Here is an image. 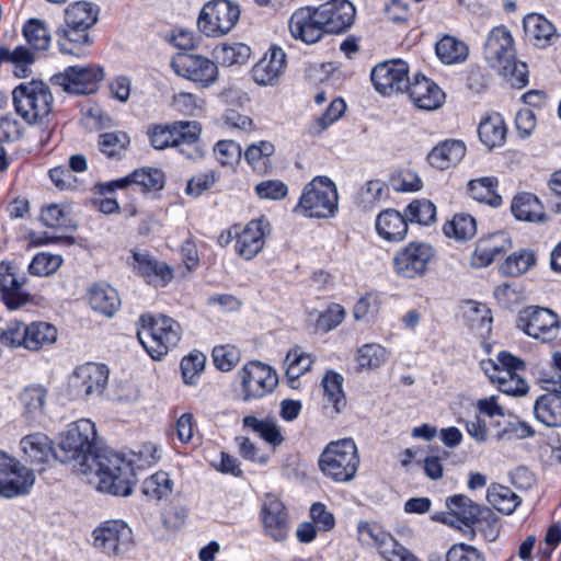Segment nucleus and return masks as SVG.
<instances>
[{
  "instance_id": "a878e982",
  "label": "nucleus",
  "mask_w": 561,
  "mask_h": 561,
  "mask_svg": "<svg viewBox=\"0 0 561 561\" xmlns=\"http://www.w3.org/2000/svg\"><path fill=\"white\" fill-rule=\"evenodd\" d=\"M270 232L271 227L265 219L251 220L240 232L236 231V252L245 260L253 259L264 248Z\"/></svg>"
},
{
  "instance_id": "774afa93",
  "label": "nucleus",
  "mask_w": 561,
  "mask_h": 561,
  "mask_svg": "<svg viewBox=\"0 0 561 561\" xmlns=\"http://www.w3.org/2000/svg\"><path fill=\"white\" fill-rule=\"evenodd\" d=\"M446 561H484V558L474 547L457 543L448 550Z\"/></svg>"
},
{
  "instance_id": "c756f323",
  "label": "nucleus",
  "mask_w": 561,
  "mask_h": 561,
  "mask_svg": "<svg viewBox=\"0 0 561 561\" xmlns=\"http://www.w3.org/2000/svg\"><path fill=\"white\" fill-rule=\"evenodd\" d=\"M466 153L460 140L449 139L436 145L427 154L428 163L437 170H447L457 164Z\"/></svg>"
},
{
  "instance_id": "2eb2a0df",
  "label": "nucleus",
  "mask_w": 561,
  "mask_h": 561,
  "mask_svg": "<svg viewBox=\"0 0 561 561\" xmlns=\"http://www.w3.org/2000/svg\"><path fill=\"white\" fill-rule=\"evenodd\" d=\"M517 327L534 339L550 342L558 335L559 319L550 309L527 307L519 312Z\"/></svg>"
},
{
  "instance_id": "5701e85b",
  "label": "nucleus",
  "mask_w": 561,
  "mask_h": 561,
  "mask_svg": "<svg viewBox=\"0 0 561 561\" xmlns=\"http://www.w3.org/2000/svg\"><path fill=\"white\" fill-rule=\"evenodd\" d=\"M263 530L276 542L284 541L289 533V517L284 503L273 494H266L260 511Z\"/></svg>"
},
{
  "instance_id": "6e6552de",
  "label": "nucleus",
  "mask_w": 561,
  "mask_h": 561,
  "mask_svg": "<svg viewBox=\"0 0 561 561\" xmlns=\"http://www.w3.org/2000/svg\"><path fill=\"white\" fill-rule=\"evenodd\" d=\"M337 201L335 184L327 176H317L305 186L296 210L307 217L328 218L335 214Z\"/></svg>"
},
{
  "instance_id": "c85d7f7f",
  "label": "nucleus",
  "mask_w": 561,
  "mask_h": 561,
  "mask_svg": "<svg viewBox=\"0 0 561 561\" xmlns=\"http://www.w3.org/2000/svg\"><path fill=\"white\" fill-rule=\"evenodd\" d=\"M481 368L491 382L501 385L502 379L507 380L525 370V363L508 352H500L495 359L481 362Z\"/></svg>"
},
{
  "instance_id": "f704fd0d",
  "label": "nucleus",
  "mask_w": 561,
  "mask_h": 561,
  "mask_svg": "<svg viewBox=\"0 0 561 561\" xmlns=\"http://www.w3.org/2000/svg\"><path fill=\"white\" fill-rule=\"evenodd\" d=\"M507 128L500 114H493L481 121L478 134L480 140L489 148L501 147L506 139Z\"/></svg>"
},
{
  "instance_id": "cd10ccee",
  "label": "nucleus",
  "mask_w": 561,
  "mask_h": 561,
  "mask_svg": "<svg viewBox=\"0 0 561 561\" xmlns=\"http://www.w3.org/2000/svg\"><path fill=\"white\" fill-rule=\"evenodd\" d=\"M286 54L279 47H273L252 68L251 75L259 85H276L284 73Z\"/></svg>"
},
{
  "instance_id": "473e14b6",
  "label": "nucleus",
  "mask_w": 561,
  "mask_h": 561,
  "mask_svg": "<svg viewBox=\"0 0 561 561\" xmlns=\"http://www.w3.org/2000/svg\"><path fill=\"white\" fill-rule=\"evenodd\" d=\"M91 307L101 313L112 317L121 305L117 291L107 284H94L89 290Z\"/></svg>"
},
{
  "instance_id": "6ab92c4d",
  "label": "nucleus",
  "mask_w": 561,
  "mask_h": 561,
  "mask_svg": "<svg viewBox=\"0 0 561 561\" xmlns=\"http://www.w3.org/2000/svg\"><path fill=\"white\" fill-rule=\"evenodd\" d=\"M239 374L245 401L271 393L278 383L276 371L261 362H249Z\"/></svg>"
},
{
  "instance_id": "49530a36",
  "label": "nucleus",
  "mask_w": 561,
  "mask_h": 561,
  "mask_svg": "<svg viewBox=\"0 0 561 561\" xmlns=\"http://www.w3.org/2000/svg\"><path fill=\"white\" fill-rule=\"evenodd\" d=\"M437 57L451 65L463 61L468 56L467 45L453 36H444L435 46Z\"/></svg>"
},
{
  "instance_id": "864d4df0",
  "label": "nucleus",
  "mask_w": 561,
  "mask_h": 561,
  "mask_svg": "<svg viewBox=\"0 0 561 561\" xmlns=\"http://www.w3.org/2000/svg\"><path fill=\"white\" fill-rule=\"evenodd\" d=\"M536 262L535 253L520 250L511 254L501 265V272L507 276H518L526 273Z\"/></svg>"
},
{
  "instance_id": "ea45409f",
  "label": "nucleus",
  "mask_w": 561,
  "mask_h": 561,
  "mask_svg": "<svg viewBox=\"0 0 561 561\" xmlns=\"http://www.w3.org/2000/svg\"><path fill=\"white\" fill-rule=\"evenodd\" d=\"M525 32L537 41L538 46L551 44V38L556 35L553 24L540 14H528L524 19Z\"/></svg>"
},
{
  "instance_id": "c03bdc74",
  "label": "nucleus",
  "mask_w": 561,
  "mask_h": 561,
  "mask_svg": "<svg viewBox=\"0 0 561 561\" xmlns=\"http://www.w3.org/2000/svg\"><path fill=\"white\" fill-rule=\"evenodd\" d=\"M444 233L446 237L455 238L458 241L469 240L477 233L476 219L469 214H456L454 218L444 226Z\"/></svg>"
},
{
  "instance_id": "680f3d73",
  "label": "nucleus",
  "mask_w": 561,
  "mask_h": 561,
  "mask_svg": "<svg viewBox=\"0 0 561 561\" xmlns=\"http://www.w3.org/2000/svg\"><path fill=\"white\" fill-rule=\"evenodd\" d=\"M214 153L222 167H232L241 158V147L233 140H219L214 147Z\"/></svg>"
},
{
  "instance_id": "2f4dec72",
  "label": "nucleus",
  "mask_w": 561,
  "mask_h": 561,
  "mask_svg": "<svg viewBox=\"0 0 561 561\" xmlns=\"http://www.w3.org/2000/svg\"><path fill=\"white\" fill-rule=\"evenodd\" d=\"M133 256L138 272L149 284L165 285L172 279L171 268L167 264L154 260L148 253L134 251Z\"/></svg>"
},
{
  "instance_id": "6e6d98bb",
  "label": "nucleus",
  "mask_w": 561,
  "mask_h": 561,
  "mask_svg": "<svg viewBox=\"0 0 561 561\" xmlns=\"http://www.w3.org/2000/svg\"><path fill=\"white\" fill-rule=\"evenodd\" d=\"M23 35L34 49L46 50L49 47L50 35L41 20H28L23 27Z\"/></svg>"
},
{
  "instance_id": "603ef678",
  "label": "nucleus",
  "mask_w": 561,
  "mask_h": 561,
  "mask_svg": "<svg viewBox=\"0 0 561 561\" xmlns=\"http://www.w3.org/2000/svg\"><path fill=\"white\" fill-rule=\"evenodd\" d=\"M172 485L169 474L159 471L142 482V493L149 499L160 501L171 494Z\"/></svg>"
},
{
  "instance_id": "a211bd4d",
  "label": "nucleus",
  "mask_w": 561,
  "mask_h": 561,
  "mask_svg": "<svg viewBox=\"0 0 561 561\" xmlns=\"http://www.w3.org/2000/svg\"><path fill=\"white\" fill-rule=\"evenodd\" d=\"M370 79L375 89L383 95L405 92L410 82L409 66L401 59L380 62L373 68Z\"/></svg>"
},
{
  "instance_id": "f3484780",
  "label": "nucleus",
  "mask_w": 561,
  "mask_h": 561,
  "mask_svg": "<svg viewBox=\"0 0 561 561\" xmlns=\"http://www.w3.org/2000/svg\"><path fill=\"white\" fill-rule=\"evenodd\" d=\"M93 545L107 556H118L129 549L133 533L123 520H106L96 527L93 533Z\"/></svg>"
},
{
  "instance_id": "9d476101",
  "label": "nucleus",
  "mask_w": 561,
  "mask_h": 561,
  "mask_svg": "<svg viewBox=\"0 0 561 561\" xmlns=\"http://www.w3.org/2000/svg\"><path fill=\"white\" fill-rule=\"evenodd\" d=\"M240 16V9L229 0H214L203 7L197 25L206 36L229 33Z\"/></svg>"
},
{
  "instance_id": "4be33fe9",
  "label": "nucleus",
  "mask_w": 561,
  "mask_h": 561,
  "mask_svg": "<svg viewBox=\"0 0 561 561\" xmlns=\"http://www.w3.org/2000/svg\"><path fill=\"white\" fill-rule=\"evenodd\" d=\"M316 8L327 34L344 33L355 21L356 10L348 0H330Z\"/></svg>"
},
{
  "instance_id": "423d86ee",
  "label": "nucleus",
  "mask_w": 561,
  "mask_h": 561,
  "mask_svg": "<svg viewBox=\"0 0 561 561\" xmlns=\"http://www.w3.org/2000/svg\"><path fill=\"white\" fill-rule=\"evenodd\" d=\"M199 135L201 126L197 122H174L170 125H156L148 129V136L154 149L179 148L181 153L191 159L198 154L194 145L198 141Z\"/></svg>"
},
{
  "instance_id": "13d9d810",
  "label": "nucleus",
  "mask_w": 561,
  "mask_h": 561,
  "mask_svg": "<svg viewBox=\"0 0 561 561\" xmlns=\"http://www.w3.org/2000/svg\"><path fill=\"white\" fill-rule=\"evenodd\" d=\"M61 263L62 259L60 255L41 252L28 264V271L35 276H48L55 273Z\"/></svg>"
},
{
  "instance_id": "412c9836",
  "label": "nucleus",
  "mask_w": 561,
  "mask_h": 561,
  "mask_svg": "<svg viewBox=\"0 0 561 561\" xmlns=\"http://www.w3.org/2000/svg\"><path fill=\"white\" fill-rule=\"evenodd\" d=\"M173 70L191 81L207 88L218 79V68L210 59L192 54H180L171 64Z\"/></svg>"
},
{
  "instance_id": "7ed1b4c3",
  "label": "nucleus",
  "mask_w": 561,
  "mask_h": 561,
  "mask_svg": "<svg viewBox=\"0 0 561 561\" xmlns=\"http://www.w3.org/2000/svg\"><path fill=\"white\" fill-rule=\"evenodd\" d=\"M96 447V430L93 422L81 419L71 423L60 436L54 457L62 463L71 466L76 474L89 472V460Z\"/></svg>"
},
{
  "instance_id": "39448f33",
  "label": "nucleus",
  "mask_w": 561,
  "mask_h": 561,
  "mask_svg": "<svg viewBox=\"0 0 561 561\" xmlns=\"http://www.w3.org/2000/svg\"><path fill=\"white\" fill-rule=\"evenodd\" d=\"M318 463L321 472L332 481H352L359 467L356 444L351 438L329 443L321 453Z\"/></svg>"
},
{
  "instance_id": "f257e3e1",
  "label": "nucleus",
  "mask_w": 561,
  "mask_h": 561,
  "mask_svg": "<svg viewBox=\"0 0 561 561\" xmlns=\"http://www.w3.org/2000/svg\"><path fill=\"white\" fill-rule=\"evenodd\" d=\"M89 467V472L80 476L99 491L121 496L131 494L137 479L131 462L122 454L108 447L95 449Z\"/></svg>"
},
{
  "instance_id": "f03ea898",
  "label": "nucleus",
  "mask_w": 561,
  "mask_h": 561,
  "mask_svg": "<svg viewBox=\"0 0 561 561\" xmlns=\"http://www.w3.org/2000/svg\"><path fill=\"white\" fill-rule=\"evenodd\" d=\"M485 62L507 79L514 88L528 84V69L525 62L516 59L514 39L505 26L493 27L483 48Z\"/></svg>"
},
{
  "instance_id": "8fccbe9b",
  "label": "nucleus",
  "mask_w": 561,
  "mask_h": 561,
  "mask_svg": "<svg viewBox=\"0 0 561 561\" xmlns=\"http://www.w3.org/2000/svg\"><path fill=\"white\" fill-rule=\"evenodd\" d=\"M388 358L385 347L376 343H368L358 348L356 362L358 369L374 370L379 368Z\"/></svg>"
},
{
  "instance_id": "0eeeda50",
  "label": "nucleus",
  "mask_w": 561,
  "mask_h": 561,
  "mask_svg": "<svg viewBox=\"0 0 561 561\" xmlns=\"http://www.w3.org/2000/svg\"><path fill=\"white\" fill-rule=\"evenodd\" d=\"M16 113L28 124H36L51 111L53 95L42 81L21 83L12 91Z\"/></svg>"
},
{
  "instance_id": "69168bd1",
  "label": "nucleus",
  "mask_w": 561,
  "mask_h": 561,
  "mask_svg": "<svg viewBox=\"0 0 561 561\" xmlns=\"http://www.w3.org/2000/svg\"><path fill=\"white\" fill-rule=\"evenodd\" d=\"M206 357L202 353L190 354L181 362V371L186 383H194V378L205 366Z\"/></svg>"
},
{
  "instance_id": "0e129e2a",
  "label": "nucleus",
  "mask_w": 561,
  "mask_h": 561,
  "mask_svg": "<svg viewBox=\"0 0 561 561\" xmlns=\"http://www.w3.org/2000/svg\"><path fill=\"white\" fill-rule=\"evenodd\" d=\"M254 191L260 198L278 201L287 195L288 187L279 180H266L257 183Z\"/></svg>"
},
{
  "instance_id": "b1692460",
  "label": "nucleus",
  "mask_w": 561,
  "mask_h": 561,
  "mask_svg": "<svg viewBox=\"0 0 561 561\" xmlns=\"http://www.w3.org/2000/svg\"><path fill=\"white\" fill-rule=\"evenodd\" d=\"M446 505L449 512L443 522L457 528H461L460 525H463L470 529V533H473L471 528L472 525L492 514L489 508L481 507L473 503L471 499L462 494L448 497L446 500Z\"/></svg>"
},
{
  "instance_id": "4c0bfd02",
  "label": "nucleus",
  "mask_w": 561,
  "mask_h": 561,
  "mask_svg": "<svg viewBox=\"0 0 561 561\" xmlns=\"http://www.w3.org/2000/svg\"><path fill=\"white\" fill-rule=\"evenodd\" d=\"M511 210L517 220L539 221L545 213L540 201L530 193H522L513 198Z\"/></svg>"
},
{
  "instance_id": "5fc2aeb1",
  "label": "nucleus",
  "mask_w": 561,
  "mask_h": 561,
  "mask_svg": "<svg viewBox=\"0 0 561 561\" xmlns=\"http://www.w3.org/2000/svg\"><path fill=\"white\" fill-rule=\"evenodd\" d=\"M407 222H417L420 225H430L436 219V207L428 199H415L411 202L404 214Z\"/></svg>"
},
{
  "instance_id": "dca6fc26",
  "label": "nucleus",
  "mask_w": 561,
  "mask_h": 561,
  "mask_svg": "<svg viewBox=\"0 0 561 561\" xmlns=\"http://www.w3.org/2000/svg\"><path fill=\"white\" fill-rule=\"evenodd\" d=\"M434 255L430 243L410 242L393 256L394 271L405 278L423 276Z\"/></svg>"
},
{
  "instance_id": "1a4fd4ad",
  "label": "nucleus",
  "mask_w": 561,
  "mask_h": 561,
  "mask_svg": "<svg viewBox=\"0 0 561 561\" xmlns=\"http://www.w3.org/2000/svg\"><path fill=\"white\" fill-rule=\"evenodd\" d=\"M99 20V8L88 1L69 4L65 10V25L57 28L56 35L79 47L91 45L89 30Z\"/></svg>"
},
{
  "instance_id": "393cba45",
  "label": "nucleus",
  "mask_w": 561,
  "mask_h": 561,
  "mask_svg": "<svg viewBox=\"0 0 561 561\" xmlns=\"http://www.w3.org/2000/svg\"><path fill=\"white\" fill-rule=\"evenodd\" d=\"M316 7H302L290 16L288 27L294 38L306 44H314L327 34L322 22L318 16Z\"/></svg>"
},
{
  "instance_id": "7c9ffc66",
  "label": "nucleus",
  "mask_w": 561,
  "mask_h": 561,
  "mask_svg": "<svg viewBox=\"0 0 561 561\" xmlns=\"http://www.w3.org/2000/svg\"><path fill=\"white\" fill-rule=\"evenodd\" d=\"M376 229L385 240L400 241L408 232L407 218L394 209H386L377 216Z\"/></svg>"
},
{
  "instance_id": "79ce46f5",
  "label": "nucleus",
  "mask_w": 561,
  "mask_h": 561,
  "mask_svg": "<svg viewBox=\"0 0 561 561\" xmlns=\"http://www.w3.org/2000/svg\"><path fill=\"white\" fill-rule=\"evenodd\" d=\"M488 502L499 512L510 515L519 505V496L508 486L493 484L488 489Z\"/></svg>"
},
{
  "instance_id": "bb28decb",
  "label": "nucleus",
  "mask_w": 561,
  "mask_h": 561,
  "mask_svg": "<svg viewBox=\"0 0 561 561\" xmlns=\"http://www.w3.org/2000/svg\"><path fill=\"white\" fill-rule=\"evenodd\" d=\"M413 104L424 111H434L440 107L445 100V93L432 80L423 75H416L405 89Z\"/></svg>"
},
{
  "instance_id": "e433bc0d",
  "label": "nucleus",
  "mask_w": 561,
  "mask_h": 561,
  "mask_svg": "<svg viewBox=\"0 0 561 561\" xmlns=\"http://www.w3.org/2000/svg\"><path fill=\"white\" fill-rule=\"evenodd\" d=\"M47 389L41 385L25 387L20 393L23 415L27 420H36L44 414Z\"/></svg>"
},
{
  "instance_id": "aec40b11",
  "label": "nucleus",
  "mask_w": 561,
  "mask_h": 561,
  "mask_svg": "<svg viewBox=\"0 0 561 561\" xmlns=\"http://www.w3.org/2000/svg\"><path fill=\"white\" fill-rule=\"evenodd\" d=\"M108 381V369L105 365L85 363L78 366L69 377V387L75 396L87 398L101 396Z\"/></svg>"
},
{
  "instance_id": "a19ab883",
  "label": "nucleus",
  "mask_w": 561,
  "mask_h": 561,
  "mask_svg": "<svg viewBox=\"0 0 561 561\" xmlns=\"http://www.w3.org/2000/svg\"><path fill=\"white\" fill-rule=\"evenodd\" d=\"M57 340V329L47 322H33L26 324V345L30 351L53 344Z\"/></svg>"
},
{
  "instance_id": "58836bf2",
  "label": "nucleus",
  "mask_w": 561,
  "mask_h": 561,
  "mask_svg": "<svg viewBox=\"0 0 561 561\" xmlns=\"http://www.w3.org/2000/svg\"><path fill=\"white\" fill-rule=\"evenodd\" d=\"M21 448L31 462H45L49 454H54L51 443L47 435L35 433L23 437Z\"/></svg>"
},
{
  "instance_id": "3c124183",
  "label": "nucleus",
  "mask_w": 561,
  "mask_h": 561,
  "mask_svg": "<svg viewBox=\"0 0 561 561\" xmlns=\"http://www.w3.org/2000/svg\"><path fill=\"white\" fill-rule=\"evenodd\" d=\"M505 241L502 234H494L488 239L480 240L473 253V264L476 266H486L491 264L495 256L505 251L499 240Z\"/></svg>"
},
{
  "instance_id": "e2e57ef3",
  "label": "nucleus",
  "mask_w": 561,
  "mask_h": 561,
  "mask_svg": "<svg viewBox=\"0 0 561 561\" xmlns=\"http://www.w3.org/2000/svg\"><path fill=\"white\" fill-rule=\"evenodd\" d=\"M213 360L218 369L229 371L239 363L240 353L236 347L230 345L216 346L213 350Z\"/></svg>"
},
{
  "instance_id": "c9c22d12",
  "label": "nucleus",
  "mask_w": 561,
  "mask_h": 561,
  "mask_svg": "<svg viewBox=\"0 0 561 561\" xmlns=\"http://www.w3.org/2000/svg\"><path fill=\"white\" fill-rule=\"evenodd\" d=\"M24 279H20L10 271L0 277V288L3 302L10 309H18L30 300L27 293L23 290Z\"/></svg>"
},
{
  "instance_id": "de8ad7c7",
  "label": "nucleus",
  "mask_w": 561,
  "mask_h": 561,
  "mask_svg": "<svg viewBox=\"0 0 561 561\" xmlns=\"http://www.w3.org/2000/svg\"><path fill=\"white\" fill-rule=\"evenodd\" d=\"M284 365L290 387L296 388L295 382L301 375L310 369L312 359L309 354L299 352L298 348H294L288 351Z\"/></svg>"
},
{
  "instance_id": "20e7f679",
  "label": "nucleus",
  "mask_w": 561,
  "mask_h": 561,
  "mask_svg": "<svg viewBox=\"0 0 561 561\" xmlns=\"http://www.w3.org/2000/svg\"><path fill=\"white\" fill-rule=\"evenodd\" d=\"M140 322L141 329L137 332L139 342L153 359L167 355L181 340L180 323L165 314H145Z\"/></svg>"
},
{
  "instance_id": "37998d69",
  "label": "nucleus",
  "mask_w": 561,
  "mask_h": 561,
  "mask_svg": "<svg viewBox=\"0 0 561 561\" xmlns=\"http://www.w3.org/2000/svg\"><path fill=\"white\" fill-rule=\"evenodd\" d=\"M497 180L495 178H481L471 180L468 184L471 197L480 203L497 207L502 204V197L496 193Z\"/></svg>"
},
{
  "instance_id": "052dcab7",
  "label": "nucleus",
  "mask_w": 561,
  "mask_h": 561,
  "mask_svg": "<svg viewBox=\"0 0 561 561\" xmlns=\"http://www.w3.org/2000/svg\"><path fill=\"white\" fill-rule=\"evenodd\" d=\"M0 343L10 347H24L26 345V324L22 321H12L0 328Z\"/></svg>"
},
{
  "instance_id": "bf43d9fd",
  "label": "nucleus",
  "mask_w": 561,
  "mask_h": 561,
  "mask_svg": "<svg viewBox=\"0 0 561 561\" xmlns=\"http://www.w3.org/2000/svg\"><path fill=\"white\" fill-rule=\"evenodd\" d=\"M342 382L343 377L333 371H328L322 378L324 394L328 400L333 403L336 412H340L341 404H344Z\"/></svg>"
},
{
  "instance_id": "f8f14e48",
  "label": "nucleus",
  "mask_w": 561,
  "mask_h": 561,
  "mask_svg": "<svg viewBox=\"0 0 561 561\" xmlns=\"http://www.w3.org/2000/svg\"><path fill=\"white\" fill-rule=\"evenodd\" d=\"M35 482L33 470L21 465L16 459L0 451V495L14 497L25 495Z\"/></svg>"
},
{
  "instance_id": "338daca9",
  "label": "nucleus",
  "mask_w": 561,
  "mask_h": 561,
  "mask_svg": "<svg viewBox=\"0 0 561 561\" xmlns=\"http://www.w3.org/2000/svg\"><path fill=\"white\" fill-rule=\"evenodd\" d=\"M391 184L399 192H415L422 187V181L416 172L404 170L391 179Z\"/></svg>"
},
{
  "instance_id": "72a5a7b5",
  "label": "nucleus",
  "mask_w": 561,
  "mask_h": 561,
  "mask_svg": "<svg viewBox=\"0 0 561 561\" xmlns=\"http://www.w3.org/2000/svg\"><path fill=\"white\" fill-rule=\"evenodd\" d=\"M242 424L243 427L256 433L273 448L280 446L285 440L280 427L274 419H257L253 415H247L242 419Z\"/></svg>"
},
{
  "instance_id": "9b49d317",
  "label": "nucleus",
  "mask_w": 561,
  "mask_h": 561,
  "mask_svg": "<svg viewBox=\"0 0 561 561\" xmlns=\"http://www.w3.org/2000/svg\"><path fill=\"white\" fill-rule=\"evenodd\" d=\"M103 68L89 64L84 66H69L64 71L54 75L50 82L70 94H90L96 91L98 84L103 80Z\"/></svg>"
},
{
  "instance_id": "4468645a",
  "label": "nucleus",
  "mask_w": 561,
  "mask_h": 561,
  "mask_svg": "<svg viewBox=\"0 0 561 561\" xmlns=\"http://www.w3.org/2000/svg\"><path fill=\"white\" fill-rule=\"evenodd\" d=\"M362 543L377 546L380 556L387 561H417L416 558L391 535L385 533L377 524L360 522L357 526Z\"/></svg>"
},
{
  "instance_id": "09e8293b",
  "label": "nucleus",
  "mask_w": 561,
  "mask_h": 561,
  "mask_svg": "<svg viewBox=\"0 0 561 561\" xmlns=\"http://www.w3.org/2000/svg\"><path fill=\"white\" fill-rule=\"evenodd\" d=\"M130 142L125 131L104 133L99 136V149L107 158L119 159L127 150Z\"/></svg>"
},
{
  "instance_id": "4d7b16f0",
  "label": "nucleus",
  "mask_w": 561,
  "mask_h": 561,
  "mask_svg": "<svg viewBox=\"0 0 561 561\" xmlns=\"http://www.w3.org/2000/svg\"><path fill=\"white\" fill-rule=\"evenodd\" d=\"M131 180H134V186H138L142 192L159 191L164 186V174L154 168L134 171Z\"/></svg>"
},
{
  "instance_id": "a18cd8bd",
  "label": "nucleus",
  "mask_w": 561,
  "mask_h": 561,
  "mask_svg": "<svg viewBox=\"0 0 561 561\" xmlns=\"http://www.w3.org/2000/svg\"><path fill=\"white\" fill-rule=\"evenodd\" d=\"M213 55L218 64L230 67L244 64L251 55V49L242 43L222 44L214 48Z\"/></svg>"
},
{
  "instance_id": "ddd939ff",
  "label": "nucleus",
  "mask_w": 561,
  "mask_h": 561,
  "mask_svg": "<svg viewBox=\"0 0 561 561\" xmlns=\"http://www.w3.org/2000/svg\"><path fill=\"white\" fill-rule=\"evenodd\" d=\"M541 382L545 393L535 400V417L548 427H561V373H553Z\"/></svg>"
}]
</instances>
